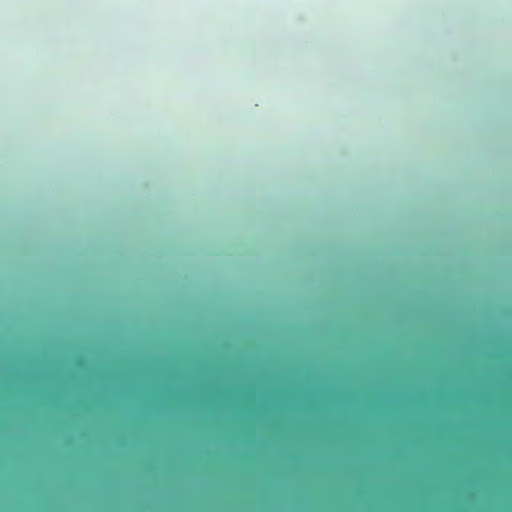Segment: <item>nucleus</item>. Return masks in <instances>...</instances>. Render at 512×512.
I'll return each instance as SVG.
<instances>
[{
  "label": "nucleus",
  "instance_id": "obj_1",
  "mask_svg": "<svg viewBox=\"0 0 512 512\" xmlns=\"http://www.w3.org/2000/svg\"><path fill=\"white\" fill-rule=\"evenodd\" d=\"M403 480H444L443 478H404ZM447 480H512V478H448Z\"/></svg>",
  "mask_w": 512,
  "mask_h": 512
},
{
  "label": "nucleus",
  "instance_id": "obj_2",
  "mask_svg": "<svg viewBox=\"0 0 512 512\" xmlns=\"http://www.w3.org/2000/svg\"><path fill=\"white\" fill-rule=\"evenodd\" d=\"M260 480H261V481H264L265 479H264V478H261Z\"/></svg>",
  "mask_w": 512,
  "mask_h": 512
},
{
  "label": "nucleus",
  "instance_id": "obj_3",
  "mask_svg": "<svg viewBox=\"0 0 512 512\" xmlns=\"http://www.w3.org/2000/svg\"><path fill=\"white\" fill-rule=\"evenodd\" d=\"M302 480H303V481H306L307 479H306V478H303Z\"/></svg>",
  "mask_w": 512,
  "mask_h": 512
}]
</instances>
